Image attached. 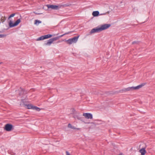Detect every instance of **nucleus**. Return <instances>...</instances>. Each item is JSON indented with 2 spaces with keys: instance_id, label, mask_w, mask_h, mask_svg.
I'll return each mask as SVG.
<instances>
[{
  "instance_id": "1",
  "label": "nucleus",
  "mask_w": 155,
  "mask_h": 155,
  "mask_svg": "<svg viewBox=\"0 0 155 155\" xmlns=\"http://www.w3.org/2000/svg\"><path fill=\"white\" fill-rule=\"evenodd\" d=\"M146 84L145 83H143L136 87H129L127 88H124L122 90V91L126 92L130 91L138 90Z\"/></svg>"
},
{
  "instance_id": "2",
  "label": "nucleus",
  "mask_w": 155,
  "mask_h": 155,
  "mask_svg": "<svg viewBox=\"0 0 155 155\" xmlns=\"http://www.w3.org/2000/svg\"><path fill=\"white\" fill-rule=\"evenodd\" d=\"M69 5L68 4H61L58 5H47L48 8H51L53 9L58 10L62 7H65L69 6Z\"/></svg>"
},
{
  "instance_id": "3",
  "label": "nucleus",
  "mask_w": 155,
  "mask_h": 155,
  "mask_svg": "<svg viewBox=\"0 0 155 155\" xmlns=\"http://www.w3.org/2000/svg\"><path fill=\"white\" fill-rule=\"evenodd\" d=\"M79 37V36L78 35L76 37H74L73 38H70L68 40H66L65 41L69 45H71L73 43H76L78 41Z\"/></svg>"
},
{
  "instance_id": "4",
  "label": "nucleus",
  "mask_w": 155,
  "mask_h": 155,
  "mask_svg": "<svg viewBox=\"0 0 155 155\" xmlns=\"http://www.w3.org/2000/svg\"><path fill=\"white\" fill-rule=\"evenodd\" d=\"M110 25L109 24H106L104 25H101L99 26L101 31L107 29Z\"/></svg>"
},
{
  "instance_id": "5",
  "label": "nucleus",
  "mask_w": 155,
  "mask_h": 155,
  "mask_svg": "<svg viewBox=\"0 0 155 155\" xmlns=\"http://www.w3.org/2000/svg\"><path fill=\"white\" fill-rule=\"evenodd\" d=\"M21 20L20 19H18L16 22L13 23L12 21H10L9 23V26L10 28H12L17 25L20 22Z\"/></svg>"
},
{
  "instance_id": "6",
  "label": "nucleus",
  "mask_w": 155,
  "mask_h": 155,
  "mask_svg": "<svg viewBox=\"0 0 155 155\" xmlns=\"http://www.w3.org/2000/svg\"><path fill=\"white\" fill-rule=\"evenodd\" d=\"M13 125L10 124H7L5 125L4 129L8 131H11L13 129Z\"/></svg>"
},
{
  "instance_id": "7",
  "label": "nucleus",
  "mask_w": 155,
  "mask_h": 155,
  "mask_svg": "<svg viewBox=\"0 0 155 155\" xmlns=\"http://www.w3.org/2000/svg\"><path fill=\"white\" fill-rule=\"evenodd\" d=\"M101 31L99 26L92 29L90 32V34L96 32H99Z\"/></svg>"
},
{
  "instance_id": "8",
  "label": "nucleus",
  "mask_w": 155,
  "mask_h": 155,
  "mask_svg": "<svg viewBox=\"0 0 155 155\" xmlns=\"http://www.w3.org/2000/svg\"><path fill=\"white\" fill-rule=\"evenodd\" d=\"M83 116L88 119H92L93 118L92 114L89 113H84L83 114Z\"/></svg>"
},
{
  "instance_id": "9",
  "label": "nucleus",
  "mask_w": 155,
  "mask_h": 155,
  "mask_svg": "<svg viewBox=\"0 0 155 155\" xmlns=\"http://www.w3.org/2000/svg\"><path fill=\"white\" fill-rule=\"evenodd\" d=\"M46 39H47L46 35L42 36L38 38L37 39V41L42 40Z\"/></svg>"
},
{
  "instance_id": "10",
  "label": "nucleus",
  "mask_w": 155,
  "mask_h": 155,
  "mask_svg": "<svg viewBox=\"0 0 155 155\" xmlns=\"http://www.w3.org/2000/svg\"><path fill=\"white\" fill-rule=\"evenodd\" d=\"M53 42L51 38L47 41V42L45 43V45H50Z\"/></svg>"
},
{
  "instance_id": "11",
  "label": "nucleus",
  "mask_w": 155,
  "mask_h": 155,
  "mask_svg": "<svg viewBox=\"0 0 155 155\" xmlns=\"http://www.w3.org/2000/svg\"><path fill=\"white\" fill-rule=\"evenodd\" d=\"M139 152L141 153V155H145L146 153V151L144 148L141 149L140 150Z\"/></svg>"
},
{
  "instance_id": "12",
  "label": "nucleus",
  "mask_w": 155,
  "mask_h": 155,
  "mask_svg": "<svg viewBox=\"0 0 155 155\" xmlns=\"http://www.w3.org/2000/svg\"><path fill=\"white\" fill-rule=\"evenodd\" d=\"M99 12L98 11H94L92 13V15L94 17L97 16L99 15Z\"/></svg>"
},
{
  "instance_id": "13",
  "label": "nucleus",
  "mask_w": 155,
  "mask_h": 155,
  "mask_svg": "<svg viewBox=\"0 0 155 155\" xmlns=\"http://www.w3.org/2000/svg\"><path fill=\"white\" fill-rule=\"evenodd\" d=\"M26 106L27 107V108L28 109H33V107H34V106H33L32 105L29 104H28V105H26Z\"/></svg>"
},
{
  "instance_id": "14",
  "label": "nucleus",
  "mask_w": 155,
  "mask_h": 155,
  "mask_svg": "<svg viewBox=\"0 0 155 155\" xmlns=\"http://www.w3.org/2000/svg\"><path fill=\"white\" fill-rule=\"evenodd\" d=\"M33 110H35L37 111H39L41 109L37 107L34 106L33 107Z\"/></svg>"
},
{
  "instance_id": "15",
  "label": "nucleus",
  "mask_w": 155,
  "mask_h": 155,
  "mask_svg": "<svg viewBox=\"0 0 155 155\" xmlns=\"http://www.w3.org/2000/svg\"><path fill=\"white\" fill-rule=\"evenodd\" d=\"M41 23V21H39V20H35V25H37V23H38V24H39V23Z\"/></svg>"
},
{
  "instance_id": "16",
  "label": "nucleus",
  "mask_w": 155,
  "mask_h": 155,
  "mask_svg": "<svg viewBox=\"0 0 155 155\" xmlns=\"http://www.w3.org/2000/svg\"><path fill=\"white\" fill-rule=\"evenodd\" d=\"M59 38V37H54L52 38H51V39L52 40L53 42L54 41H56L58 40Z\"/></svg>"
},
{
  "instance_id": "17",
  "label": "nucleus",
  "mask_w": 155,
  "mask_h": 155,
  "mask_svg": "<svg viewBox=\"0 0 155 155\" xmlns=\"http://www.w3.org/2000/svg\"><path fill=\"white\" fill-rule=\"evenodd\" d=\"M46 35L47 36V38H50L52 36V35H51V34L47 35Z\"/></svg>"
},
{
  "instance_id": "18",
  "label": "nucleus",
  "mask_w": 155,
  "mask_h": 155,
  "mask_svg": "<svg viewBox=\"0 0 155 155\" xmlns=\"http://www.w3.org/2000/svg\"><path fill=\"white\" fill-rule=\"evenodd\" d=\"M6 36V35L0 34V38H4Z\"/></svg>"
},
{
  "instance_id": "19",
  "label": "nucleus",
  "mask_w": 155,
  "mask_h": 155,
  "mask_svg": "<svg viewBox=\"0 0 155 155\" xmlns=\"http://www.w3.org/2000/svg\"><path fill=\"white\" fill-rule=\"evenodd\" d=\"M15 15V14H12L11 15H10V16H9V18H11L12 17H14Z\"/></svg>"
},
{
  "instance_id": "20",
  "label": "nucleus",
  "mask_w": 155,
  "mask_h": 155,
  "mask_svg": "<svg viewBox=\"0 0 155 155\" xmlns=\"http://www.w3.org/2000/svg\"><path fill=\"white\" fill-rule=\"evenodd\" d=\"M72 126L70 124H69L68 125V127L69 128H71Z\"/></svg>"
},
{
  "instance_id": "21",
  "label": "nucleus",
  "mask_w": 155,
  "mask_h": 155,
  "mask_svg": "<svg viewBox=\"0 0 155 155\" xmlns=\"http://www.w3.org/2000/svg\"><path fill=\"white\" fill-rule=\"evenodd\" d=\"M9 153L12 155H15V153L14 152H12V153H10V151H9Z\"/></svg>"
},
{
  "instance_id": "22",
  "label": "nucleus",
  "mask_w": 155,
  "mask_h": 155,
  "mask_svg": "<svg viewBox=\"0 0 155 155\" xmlns=\"http://www.w3.org/2000/svg\"><path fill=\"white\" fill-rule=\"evenodd\" d=\"M70 32H66V33H65L64 34V35H67V34H69Z\"/></svg>"
},
{
  "instance_id": "23",
  "label": "nucleus",
  "mask_w": 155,
  "mask_h": 155,
  "mask_svg": "<svg viewBox=\"0 0 155 155\" xmlns=\"http://www.w3.org/2000/svg\"><path fill=\"white\" fill-rule=\"evenodd\" d=\"M64 34H63V35H60V36H58V37H59V38H61V37H63V36H64Z\"/></svg>"
},
{
  "instance_id": "24",
  "label": "nucleus",
  "mask_w": 155,
  "mask_h": 155,
  "mask_svg": "<svg viewBox=\"0 0 155 155\" xmlns=\"http://www.w3.org/2000/svg\"><path fill=\"white\" fill-rule=\"evenodd\" d=\"M71 129H76V128L74 126H72Z\"/></svg>"
},
{
  "instance_id": "25",
  "label": "nucleus",
  "mask_w": 155,
  "mask_h": 155,
  "mask_svg": "<svg viewBox=\"0 0 155 155\" xmlns=\"http://www.w3.org/2000/svg\"><path fill=\"white\" fill-rule=\"evenodd\" d=\"M66 155H70V154L69 153V152L67 151H66Z\"/></svg>"
},
{
  "instance_id": "26",
  "label": "nucleus",
  "mask_w": 155,
  "mask_h": 155,
  "mask_svg": "<svg viewBox=\"0 0 155 155\" xmlns=\"http://www.w3.org/2000/svg\"><path fill=\"white\" fill-rule=\"evenodd\" d=\"M136 43V41H134L133 42H132L133 44H134Z\"/></svg>"
},
{
  "instance_id": "27",
  "label": "nucleus",
  "mask_w": 155,
  "mask_h": 155,
  "mask_svg": "<svg viewBox=\"0 0 155 155\" xmlns=\"http://www.w3.org/2000/svg\"><path fill=\"white\" fill-rule=\"evenodd\" d=\"M76 129H77L78 130H80L81 128H76Z\"/></svg>"
},
{
  "instance_id": "28",
  "label": "nucleus",
  "mask_w": 155,
  "mask_h": 155,
  "mask_svg": "<svg viewBox=\"0 0 155 155\" xmlns=\"http://www.w3.org/2000/svg\"><path fill=\"white\" fill-rule=\"evenodd\" d=\"M4 20H2V23H3V22H4Z\"/></svg>"
},
{
  "instance_id": "29",
  "label": "nucleus",
  "mask_w": 155,
  "mask_h": 155,
  "mask_svg": "<svg viewBox=\"0 0 155 155\" xmlns=\"http://www.w3.org/2000/svg\"><path fill=\"white\" fill-rule=\"evenodd\" d=\"M118 155H123L122 153H120V154H119Z\"/></svg>"
},
{
  "instance_id": "30",
  "label": "nucleus",
  "mask_w": 155,
  "mask_h": 155,
  "mask_svg": "<svg viewBox=\"0 0 155 155\" xmlns=\"http://www.w3.org/2000/svg\"><path fill=\"white\" fill-rule=\"evenodd\" d=\"M105 14H106V13L103 14H104V15H105Z\"/></svg>"
}]
</instances>
